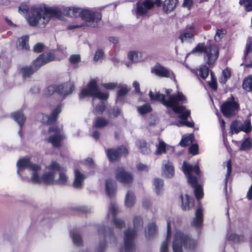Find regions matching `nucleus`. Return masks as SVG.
Listing matches in <instances>:
<instances>
[{"instance_id":"obj_1","label":"nucleus","mask_w":252,"mask_h":252,"mask_svg":"<svg viewBox=\"0 0 252 252\" xmlns=\"http://www.w3.org/2000/svg\"><path fill=\"white\" fill-rule=\"evenodd\" d=\"M70 17H81L86 22L88 26L96 27L101 19L99 12L93 9H82L77 7H37L31 9L27 17L32 27L44 28L53 18L63 20L64 15Z\"/></svg>"},{"instance_id":"obj_2","label":"nucleus","mask_w":252,"mask_h":252,"mask_svg":"<svg viewBox=\"0 0 252 252\" xmlns=\"http://www.w3.org/2000/svg\"><path fill=\"white\" fill-rule=\"evenodd\" d=\"M172 90L166 89V95L156 92L154 94L150 91L149 95L152 100L159 101L164 106L170 107L175 113L179 114V118L186 120L190 114V111L186 110L182 104L187 101L186 96L181 92H178L177 94H170Z\"/></svg>"},{"instance_id":"obj_3","label":"nucleus","mask_w":252,"mask_h":252,"mask_svg":"<svg viewBox=\"0 0 252 252\" xmlns=\"http://www.w3.org/2000/svg\"><path fill=\"white\" fill-rule=\"evenodd\" d=\"M17 174L26 182L40 184L41 166L32 163L28 158L20 159L17 162Z\"/></svg>"},{"instance_id":"obj_4","label":"nucleus","mask_w":252,"mask_h":252,"mask_svg":"<svg viewBox=\"0 0 252 252\" xmlns=\"http://www.w3.org/2000/svg\"><path fill=\"white\" fill-rule=\"evenodd\" d=\"M45 169V172L41 176V183L43 182L48 185L66 184L68 178L65 173L66 170L57 162L52 161Z\"/></svg>"},{"instance_id":"obj_5","label":"nucleus","mask_w":252,"mask_h":252,"mask_svg":"<svg viewBox=\"0 0 252 252\" xmlns=\"http://www.w3.org/2000/svg\"><path fill=\"white\" fill-rule=\"evenodd\" d=\"M183 171L188 177V182L194 188V193L197 199L199 200L203 197V193L202 187L197 184V179L196 175L199 174V169L197 165L192 166L186 162H184L183 165Z\"/></svg>"},{"instance_id":"obj_6","label":"nucleus","mask_w":252,"mask_h":252,"mask_svg":"<svg viewBox=\"0 0 252 252\" xmlns=\"http://www.w3.org/2000/svg\"><path fill=\"white\" fill-rule=\"evenodd\" d=\"M143 225V221L141 217L136 216L133 218L134 230L127 229L124 232V249L121 250V252H130L134 248L133 240L135 237L136 231L141 228Z\"/></svg>"},{"instance_id":"obj_7","label":"nucleus","mask_w":252,"mask_h":252,"mask_svg":"<svg viewBox=\"0 0 252 252\" xmlns=\"http://www.w3.org/2000/svg\"><path fill=\"white\" fill-rule=\"evenodd\" d=\"M205 53L204 59L209 65L213 64L218 59L219 48L215 45L206 46L204 43H198L192 50L191 53Z\"/></svg>"},{"instance_id":"obj_8","label":"nucleus","mask_w":252,"mask_h":252,"mask_svg":"<svg viewBox=\"0 0 252 252\" xmlns=\"http://www.w3.org/2000/svg\"><path fill=\"white\" fill-rule=\"evenodd\" d=\"M196 241L185 236L180 230H177L174 234L173 242V252H182V247L184 245L187 248L191 249L195 247Z\"/></svg>"},{"instance_id":"obj_9","label":"nucleus","mask_w":252,"mask_h":252,"mask_svg":"<svg viewBox=\"0 0 252 252\" xmlns=\"http://www.w3.org/2000/svg\"><path fill=\"white\" fill-rule=\"evenodd\" d=\"M88 96H92L94 97L104 100L108 98V94L101 93L97 86L95 80H92L88 84L87 87L82 90L79 95L81 98Z\"/></svg>"},{"instance_id":"obj_10","label":"nucleus","mask_w":252,"mask_h":252,"mask_svg":"<svg viewBox=\"0 0 252 252\" xmlns=\"http://www.w3.org/2000/svg\"><path fill=\"white\" fill-rule=\"evenodd\" d=\"M221 111L224 116L227 117H231L235 115L239 110V104L237 101L235 100L232 96L223 102L221 105Z\"/></svg>"},{"instance_id":"obj_11","label":"nucleus","mask_w":252,"mask_h":252,"mask_svg":"<svg viewBox=\"0 0 252 252\" xmlns=\"http://www.w3.org/2000/svg\"><path fill=\"white\" fill-rule=\"evenodd\" d=\"M62 126H53L49 128L48 132L51 135L48 138L47 141L51 143L53 146L59 147L61 145L62 140L65 137L62 133Z\"/></svg>"},{"instance_id":"obj_12","label":"nucleus","mask_w":252,"mask_h":252,"mask_svg":"<svg viewBox=\"0 0 252 252\" xmlns=\"http://www.w3.org/2000/svg\"><path fill=\"white\" fill-rule=\"evenodd\" d=\"M116 179L124 185L132 183L133 176L132 174L124 169L123 167H118L115 171Z\"/></svg>"},{"instance_id":"obj_13","label":"nucleus","mask_w":252,"mask_h":252,"mask_svg":"<svg viewBox=\"0 0 252 252\" xmlns=\"http://www.w3.org/2000/svg\"><path fill=\"white\" fill-rule=\"evenodd\" d=\"M118 206L115 203L110 204L109 212L107 214L108 218H111L113 219L114 225L118 228H122L125 225V222L120 219L115 218V216L119 212Z\"/></svg>"},{"instance_id":"obj_14","label":"nucleus","mask_w":252,"mask_h":252,"mask_svg":"<svg viewBox=\"0 0 252 252\" xmlns=\"http://www.w3.org/2000/svg\"><path fill=\"white\" fill-rule=\"evenodd\" d=\"M127 154V149L124 146H122L116 150L108 149L107 151L108 158L111 161L117 160L122 155H125Z\"/></svg>"},{"instance_id":"obj_15","label":"nucleus","mask_w":252,"mask_h":252,"mask_svg":"<svg viewBox=\"0 0 252 252\" xmlns=\"http://www.w3.org/2000/svg\"><path fill=\"white\" fill-rule=\"evenodd\" d=\"M55 59L54 55L51 53H46L41 54L35 60L33 64L35 67H39L45 64L53 61Z\"/></svg>"},{"instance_id":"obj_16","label":"nucleus","mask_w":252,"mask_h":252,"mask_svg":"<svg viewBox=\"0 0 252 252\" xmlns=\"http://www.w3.org/2000/svg\"><path fill=\"white\" fill-rule=\"evenodd\" d=\"M154 3L151 0H144L139 1L137 4L136 14L137 15L145 14L148 10L151 9Z\"/></svg>"},{"instance_id":"obj_17","label":"nucleus","mask_w":252,"mask_h":252,"mask_svg":"<svg viewBox=\"0 0 252 252\" xmlns=\"http://www.w3.org/2000/svg\"><path fill=\"white\" fill-rule=\"evenodd\" d=\"M62 105L60 104L53 111L50 116L41 114V122L43 124H50L54 123L57 119V115L61 112Z\"/></svg>"},{"instance_id":"obj_18","label":"nucleus","mask_w":252,"mask_h":252,"mask_svg":"<svg viewBox=\"0 0 252 252\" xmlns=\"http://www.w3.org/2000/svg\"><path fill=\"white\" fill-rule=\"evenodd\" d=\"M195 34L194 27L192 25H190L186 28L179 36V39L181 40L182 42L189 41L190 40L193 39Z\"/></svg>"},{"instance_id":"obj_19","label":"nucleus","mask_w":252,"mask_h":252,"mask_svg":"<svg viewBox=\"0 0 252 252\" xmlns=\"http://www.w3.org/2000/svg\"><path fill=\"white\" fill-rule=\"evenodd\" d=\"M74 84L71 82H66L57 86V92L63 96L71 93L74 89Z\"/></svg>"},{"instance_id":"obj_20","label":"nucleus","mask_w":252,"mask_h":252,"mask_svg":"<svg viewBox=\"0 0 252 252\" xmlns=\"http://www.w3.org/2000/svg\"><path fill=\"white\" fill-rule=\"evenodd\" d=\"M162 174L167 178H172L174 175V169L172 162L169 160H164L162 163Z\"/></svg>"},{"instance_id":"obj_21","label":"nucleus","mask_w":252,"mask_h":252,"mask_svg":"<svg viewBox=\"0 0 252 252\" xmlns=\"http://www.w3.org/2000/svg\"><path fill=\"white\" fill-rule=\"evenodd\" d=\"M85 178V176L82 173L78 170L75 169L74 171V180L73 183V187L76 189L81 188Z\"/></svg>"},{"instance_id":"obj_22","label":"nucleus","mask_w":252,"mask_h":252,"mask_svg":"<svg viewBox=\"0 0 252 252\" xmlns=\"http://www.w3.org/2000/svg\"><path fill=\"white\" fill-rule=\"evenodd\" d=\"M152 72L160 77H168L170 75V71L160 64H156L152 69Z\"/></svg>"},{"instance_id":"obj_23","label":"nucleus","mask_w":252,"mask_h":252,"mask_svg":"<svg viewBox=\"0 0 252 252\" xmlns=\"http://www.w3.org/2000/svg\"><path fill=\"white\" fill-rule=\"evenodd\" d=\"M181 198L182 201V207L183 209L185 210H189L194 207V199L190 198L188 195L186 194L185 196L181 195Z\"/></svg>"},{"instance_id":"obj_24","label":"nucleus","mask_w":252,"mask_h":252,"mask_svg":"<svg viewBox=\"0 0 252 252\" xmlns=\"http://www.w3.org/2000/svg\"><path fill=\"white\" fill-rule=\"evenodd\" d=\"M203 222L202 210L200 208L197 209L195 212V217L193 219L191 224L195 227L201 226Z\"/></svg>"},{"instance_id":"obj_25","label":"nucleus","mask_w":252,"mask_h":252,"mask_svg":"<svg viewBox=\"0 0 252 252\" xmlns=\"http://www.w3.org/2000/svg\"><path fill=\"white\" fill-rule=\"evenodd\" d=\"M135 201L136 199L134 193L130 190L128 191L125 199L126 206L128 208L133 207L135 203Z\"/></svg>"},{"instance_id":"obj_26","label":"nucleus","mask_w":252,"mask_h":252,"mask_svg":"<svg viewBox=\"0 0 252 252\" xmlns=\"http://www.w3.org/2000/svg\"><path fill=\"white\" fill-rule=\"evenodd\" d=\"M105 190L109 196H113L116 191L115 182L110 179L107 180L105 183Z\"/></svg>"},{"instance_id":"obj_27","label":"nucleus","mask_w":252,"mask_h":252,"mask_svg":"<svg viewBox=\"0 0 252 252\" xmlns=\"http://www.w3.org/2000/svg\"><path fill=\"white\" fill-rule=\"evenodd\" d=\"M155 192L158 195H160L163 191V181L160 179H155L153 181Z\"/></svg>"},{"instance_id":"obj_28","label":"nucleus","mask_w":252,"mask_h":252,"mask_svg":"<svg viewBox=\"0 0 252 252\" xmlns=\"http://www.w3.org/2000/svg\"><path fill=\"white\" fill-rule=\"evenodd\" d=\"M192 72H195L197 77L200 79H205L209 75V69L205 65L200 66L199 69L197 71L192 70Z\"/></svg>"},{"instance_id":"obj_29","label":"nucleus","mask_w":252,"mask_h":252,"mask_svg":"<svg viewBox=\"0 0 252 252\" xmlns=\"http://www.w3.org/2000/svg\"><path fill=\"white\" fill-rule=\"evenodd\" d=\"M29 36H23L18 39L17 47L19 49L21 50H27L29 48V45L28 44Z\"/></svg>"},{"instance_id":"obj_30","label":"nucleus","mask_w":252,"mask_h":252,"mask_svg":"<svg viewBox=\"0 0 252 252\" xmlns=\"http://www.w3.org/2000/svg\"><path fill=\"white\" fill-rule=\"evenodd\" d=\"M11 117L21 127L25 121V118L23 114L21 112L17 111L12 113Z\"/></svg>"},{"instance_id":"obj_31","label":"nucleus","mask_w":252,"mask_h":252,"mask_svg":"<svg viewBox=\"0 0 252 252\" xmlns=\"http://www.w3.org/2000/svg\"><path fill=\"white\" fill-rule=\"evenodd\" d=\"M171 227L169 222H167V237L166 240L163 241L160 246V252H168V243L169 238L170 237Z\"/></svg>"},{"instance_id":"obj_32","label":"nucleus","mask_w":252,"mask_h":252,"mask_svg":"<svg viewBox=\"0 0 252 252\" xmlns=\"http://www.w3.org/2000/svg\"><path fill=\"white\" fill-rule=\"evenodd\" d=\"M136 146L140 152L143 154H148L151 152L150 149L147 146L146 142L142 140L136 142Z\"/></svg>"},{"instance_id":"obj_33","label":"nucleus","mask_w":252,"mask_h":252,"mask_svg":"<svg viewBox=\"0 0 252 252\" xmlns=\"http://www.w3.org/2000/svg\"><path fill=\"white\" fill-rule=\"evenodd\" d=\"M177 3V0H165L163 2V9L166 12L172 11Z\"/></svg>"},{"instance_id":"obj_34","label":"nucleus","mask_w":252,"mask_h":252,"mask_svg":"<svg viewBox=\"0 0 252 252\" xmlns=\"http://www.w3.org/2000/svg\"><path fill=\"white\" fill-rule=\"evenodd\" d=\"M127 56L128 59L134 63L139 62L142 60V54L140 52L131 51L128 53Z\"/></svg>"},{"instance_id":"obj_35","label":"nucleus","mask_w":252,"mask_h":252,"mask_svg":"<svg viewBox=\"0 0 252 252\" xmlns=\"http://www.w3.org/2000/svg\"><path fill=\"white\" fill-rule=\"evenodd\" d=\"M240 129L241 131H243L246 133L251 132L252 129V127L250 120H246L244 122L241 121Z\"/></svg>"},{"instance_id":"obj_36","label":"nucleus","mask_w":252,"mask_h":252,"mask_svg":"<svg viewBox=\"0 0 252 252\" xmlns=\"http://www.w3.org/2000/svg\"><path fill=\"white\" fill-rule=\"evenodd\" d=\"M241 121L235 120L230 125V131L232 134H237L241 131Z\"/></svg>"},{"instance_id":"obj_37","label":"nucleus","mask_w":252,"mask_h":252,"mask_svg":"<svg viewBox=\"0 0 252 252\" xmlns=\"http://www.w3.org/2000/svg\"><path fill=\"white\" fill-rule=\"evenodd\" d=\"M35 71L32 67L26 66L23 67L21 69V72L24 79H26L29 77Z\"/></svg>"},{"instance_id":"obj_38","label":"nucleus","mask_w":252,"mask_h":252,"mask_svg":"<svg viewBox=\"0 0 252 252\" xmlns=\"http://www.w3.org/2000/svg\"><path fill=\"white\" fill-rule=\"evenodd\" d=\"M252 148V139L248 138L242 143L240 149L241 151H248L251 150Z\"/></svg>"},{"instance_id":"obj_39","label":"nucleus","mask_w":252,"mask_h":252,"mask_svg":"<svg viewBox=\"0 0 252 252\" xmlns=\"http://www.w3.org/2000/svg\"><path fill=\"white\" fill-rule=\"evenodd\" d=\"M194 136L193 134H189L187 136H184L181 139L180 144L182 147H186L193 142Z\"/></svg>"},{"instance_id":"obj_40","label":"nucleus","mask_w":252,"mask_h":252,"mask_svg":"<svg viewBox=\"0 0 252 252\" xmlns=\"http://www.w3.org/2000/svg\"><path fill=\"white\" fill-rule=\"evenodd\" d=\"M157 232V226L155 223H151L146 229L145 233L147 237H150L156 234Z\"/></svg>"},{"instance_id":"obj_41","label":"nucleus","mask_w":252,"mask_h":252,"mask_svg":"<svg viewBox=\"0 0 252 252\" xmlns=\"http://www.w3.org/2000/svg\"><path fill=\"white\" fill-rule=\"evenodd\" d=\"M152 109L150 105L148 103H146L142 106L137 107V110L138 112L141 115L150 113L151 112Z\"/></svg>"},{"instance_id":"obj_42","label":"nucleus","mask_w":252,"mask_h":252,"mask_svg":"<svg viewBox=\"0 0 252 252\" xmlns=\"http://www.w3.org/2000/svg\"><path fill=\"white\" fill-rule=\"evenodd\" d=\"M156 147V155H160L166 153L167 145L163 141H159L158 144Z\"/></svg>"},{"instance_id":"obj_43","label":"nucleus","mask_w":252,"mask_h":252,"mask_svg":"<svg viewBox=\"0 0 252 252\" xmlns=\"http://www.w3.org/2000/svg\"><path fill=\"white\" fill-rule=\"evenodd\" d=\"M243 86L246 90L249 91L252 90V76H250L244 80Z\"/></svg>"},{"instance_id":"obj_44","label":"nucleus","mask_w":252,"mask_h":252,"mask_svg":"<svg viewBox=\"0 0 252 252\" xmlns=\"http://www.w3.org/2000/svg\"><path fill=\"white\" fill-rule=\"evenodd\" d=\"M227 239L229 241H231L234 243H238L243 240V237L239 236L235 233L228 234L227 235Z\"/></svg>"},{"instance_id":"obj_45","label":"nucleus","mask_w":252,"mask_h":252,"mask_svg":"<svg viewBox=\"0 0 252 252\" xmlns=\"http://www.w3.org/2000/svg\"><path fill=\"white\" fill-rule=\"evenodd\" d=\"M107 120L102 117H98L97 118L94 126L96 128H101L107 125Z\"/></svg>"},{"instance_id":"obj_46","label":"nucleus","mask_w":252,"mask_h":252,"mask_svg":"<svg viewBox=\"0 0 252 252\" xmlns=\"http://www.w3.org/2000/svg\"><path fill=\"white\" fill-rule=\"evenodd\" d=\"M231 73L228 69H225L222 71V77L220 79V82L221 84H224L228 79L230 77Z\"/></svg>"},{"instance_id":"obj_47","label":"nucleus","mask_w":252,"mask_h":252,"mask_svg":"<svg viewBox=\"0 0 252 252\" xmlns=\"http://www.w3.org/2000/svg\"><path fill=\"white\" fill-rule=\"evenodd\" d=\"M39 7V6H33L29 10V12H28V14H27V13H28V8L26 7H19V12L20 13H21V14H23V15H25V18L26 19V21L27 22V23L31 26H32L29 23V22H28V20H27V17L28 16H30V12H31V9L34 7Z\"/></svg>"},{"instance_id":"obj_48","label":"nucleus","mask_w":252,"mask_h":252,"mask_svg":"<svg viewBox=\"0 0 252 252\" xmlns=\"http://www.w3.org/2000/svg\"><path fill=\"white\" fill-rule=\"evenodd\" d=\"M70 235L75 244L79 245L82 243L81 238L79 234L75 232H71Z\"/></svg>"},{"instance_id":"obj_49","label":"nucleus","mask_w":252,"mask_h":252,"mask_svg":"<svg viewBox=\"0 0 252 252\" xmlns=\"http://www.w3.org/2000/svg\"><path fill=\"white\" fill-rule=\"evenodd\" d=\"M225 31L223 29H217L214 37L216 41H220L225 34Z\"/></svg>"},{"instance_id":"obj_50","label":"nucleus","mask_w":252,"mask_h":252,"mask_svg":"<svg viewBox=\"0 0 252 252\" xmlns=\"http://www.w3.org/2000/svg\"><path fill=\"white\" fill-rule=\"evenodd\" d=\"M69 61L71 64H76L81 61L80 56L78 54L72 55L69 58Z\"/></svg>"},{"instance_id":"obj_51","label":"nucleus","mask_w":252,"mask_h":252,"mask_svg":"<svg viewBox=\"0 0 252 252\" xmlns=\"http://www.w3.org/2000/svg\"><path fill=\"white\" fill-rule=\"evenodd\" d=\"M226 167H227V173L225 175V184H226L228 182V178L230 176L231 173L232 168H231V161L230 160L227 161L226 163Z\"/></svg>"},{"instance_id":"obj_52","label":"nucleus","mask_w":252,"mask_h":252,"mask_svg":"<svg viewBox=\"0 0 252 252\" xmlns=\"http://www.w3.org/2000/svg\"><path fill=\"white\" fill-rule=\"evenodd\" d=\"M56 91L57 92V86L54 85H51L47 88L45 91V94L47 96L50 95Z\"/></svg>"},{"instance_id":"obj_53","label":"nucleus","mask_w":252,"mask_h":252,"mask_svg":"<svg viewBox=\"0 0 252 252\" xmlns=\"http://www.w3.org/2000/svg\"><path fill=\"white\" fill-rule=\"evenodd\" d=\"M103 51L101 49L97 50L94 55V60L95 62L101 60L103 56Z\"/></svg>"},{"instance_id":"obj_54","label":"nucleus","mask_w":252,"mask_h":252,"mask_svg":"<svg viewBox=\"0 0 252 252\" xmlns=\"http://www.w3.org/2000/svg\"><path fill=\"white\" fill-rule=\"evenodd\" d=\"M105 109V105L103 101H100L98 106H96L95 108V110L98 113H102Z\"/></svg>"},{"instance_id":"obj_55","label":"nucleus","mask_w":252,"mask_h":252,"mask_svg":"<svg viewBox=\"0 0 252 252\" xmlns=\"http://www.w3.org/2000/svg\"><path fill=\"white\" fill-rule=\"evenodd\" d=\"M198 150V145L197 144L192 145L189 149V153L193 155H195L197 154Z\"/></svg>"},{"instance_id":"obj_56","label":"nucleus","mask_w":252,"mask_h":252,"mask_svg":"<svg viewBox=\"0 0 252 252\" xmlns=\"http://www.w3.org/2000/svg\"><path fill=\"white\" fill-rule=\"evenodd\" d=\"M44 47V45L41 43H38L36 44L33 47V50L35 52L39 53L41 52Z\"/></svg>"},{"instance_id":"obj_57","label":"nucleus","mask_w":252,"mask_h":252,"mask_svg":"<svg viewBox=\"0 0 252 252\" xmlns=\"http://www.w3.org/2000/svg\"><path fill=\"white\" fill-rule=\"evenodd\" d=\"M183 125H186L188 127H193L194 126V123L193 122H186V121H180L178 124L177 125L178 126H182Z\"/></svg>"},{"instance_id":"obj_58","label":"nucleus","mask_w":252,"mask_h":252,"mask_svg":"<svg viewBox=\"0 0 252 252\" xmlns=\"http://www.w3.org/2000/svg\"><path fill=\"white\" fill-rule=\"evenodd\" d=\"M244 7L247 11H252V1H244Z\"/></svg>"},{"instance_id":"obj_59","label":"nucleus","mask_w":252,"mask_h":252,"mask_svg":"<svg viewBox=\"0 0 252 252\" xmlns=\"http://www.w3.org/2000/svg\"><path fill=\"white\" fill-rule=\"evenodd\" d=\"M102 86H103L106 89L113 90L116 87L117 85L116 83H108L103 84Z\"/></svg>"},{"instance_id":"obj_60","label":"nucleus","mask_w":252,"mask_h":252,"mask_svg":"<svg viewBox=\"0 0 252 252\" xmlns=\"http://www.w3.org/2000/svg\"><path fill=\"white\" fill-rule=\"evenodd\" d=\"M128 90L126 87H122L118 93V97L123 96L125 95L127 92Z\"/></svg>"},{"instance_id":"obj_61","label":"nucleus","mask_w":252,"mask_h":252,"mask_svg":"<svg viewBox=\"0 0 252 252\" xmlns=\"http://www.w3.org/2000/svg\"><path fill=\"white\" fill-rule=\"evenodd\" d=\"M192 1L191 0H184L182 4L183 7H187L189 9L192 5Z\"/></svg>"},{"instance_id":"obj_62","label":"nucleus","mask_w":252,"mask_h":252,"mask_svg":"<svg viewBox=\"0 0 252 252\" xmlns=\"http://www.w3.org/2000/svg\"><path fill=\"white\" fill-rule=\"evenodd\" d=\"M137 168L139 170L147 171L148 167L146 164L139 163L137 165Z\"/></svg>"},{"instance_id":"obj_63","label":"nucleus","mask_w":252,"mask_h":252,"mask_svg":"<svg viewBox=\"0 0 252 252\" xmlns=\"http://www.w3.org/2000/svg\"><path fill=\"white\" fill-rule=\"evenodd\" d=\"M252 51V43H250L247 45L246 50L244 53V57L246 58V56Z\"/></svg>"},{"instance_id":"obj_64","label":"nucleus","mask_w":252,"mask_h":252,"mask_svg":"<svg viewBox=\"0 0 252 252\" xmlns=\"http://www.w3.org/2000/svg\"><path fill=\"white\" fill-rule=\"evenodd\" d=\"M121 113V111L119 109H117L116 110H113L111 112H110V116H112V117H117L118 116H119Z\"/></svg>"}]
</instances>
